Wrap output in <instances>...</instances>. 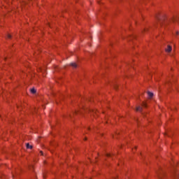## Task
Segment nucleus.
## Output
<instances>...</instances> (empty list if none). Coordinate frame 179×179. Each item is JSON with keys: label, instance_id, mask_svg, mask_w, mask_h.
<instances>
[{"label": "nucleus", "instance_id": "nucleus-7", "mask_svg": "<svg viewBox=\"0 0 179 179\" xmlns=\"http://www.w3.org/2000/svg\"><path fill=\"white\" fill-rule=\"evenodd\" d=\"M136 110V111H142V107L138 106Z\"/></svg>", "mask_w": 179, "mask_h": 179}, {"label": "nucleus", "instance_id": "nucleus-11", "mask_svg": "<svg viewBox=\"0 0 179 179\" xmlns=\"http://www.w3.org/2000/svg\"><path fill=\"white\" fill-rule=\"evenodd\" d=\"M41 155H43V151H41Z\"/></svg>", "mask_w": 179, "mask_h": 179}, {"label": "nucleus", "instance_id": "nucleus-9", "mask_svg": "<svg viewBox=\"0 0 179 179\" xmlns=\"http://www.w3.org/2000/svg\"><path fill=\"white\" fill-rule=\"evenodd\" d=\"M10 37H12V36H10V34H8V38H10Z\"/></svg>", "mask_w": 179, "mask_h": 179}, {"label": "nucleus", "instance_id": "nucleus-3", "mask_svg": "<svg viewBox=\"0 0 179 179\" xmlns=\"http://www.w3.org/2000/svg\"><path fill=\"white\" fill-rule=\"evenodd\" d=\"M30 92L32 94H36V93L37 92V90H36V89L34 88H31Z\"/></svg>", "mask_w": 179, "mask_h": 179}, {"label": "nucleus", "instance_id": "nucleus-1", "mask_svg": "<svg viewBox=\"0 0 179 179\" xmlns=\"http://www.w3.org/2000/svg\"><path fill=\"white\" fill-rule=\"evenodd\" d=\"M157 23H159V24H160L162 26V24H163V22L164 20V17H157Z\"/></svg>", "mask_w": 179, "mask_h": 179}, {"label": "nucleus", "instance_id": "nucleus-8", "mask_svg": "<svg viewBox=\"0 0 179 179\" xmlns=\"http://www.w3.org/2000/svg\"><path fill=\"white\" fill-rule=\"evenodd\" d=\"M143 106L146 107V103L145 102L143 103Z\"/></svg>", "mask_w": 179, "mask_h": 179}, {"label": "nucleus", "instance_id": "nucleus-6", "mask_svg": "<svg viewBox=\"0 0 179 179\" xmlns=\"http://www.w3.org/2000/svg\"><path fill=\"white\" fill-rule=\"evenodd\" d=\"M148 94L150 98L153 97V92H148Z\"/></svg>", "mask_w": 179, "mask_h": 179}, {"label": "nucleus", "instance_id": "nucleus-2", "mask_svg": "<svg viewBox=\"0 0 179 179\" xmlns=\"http://www.w3.org/2000/svg\"><path fill=\"white\" fill-rule=\"evenodd\" d=\"M172 50H173V48L170 45H168L167 47L165 48V51L168 53L172 51Z\"/></svg>", "mask_w": 179, "mask_h": 179}, {"label": "nucleus", "instance_id": "nucleus-5", "mask_svg": "<svg viewBox=\"0 0 179 179\" xmlns=\"http://www.w3.org/2000/svg\"><path fill=\"white\" fill-rule=\"evenodd\" d=\"M70 65L71 66H73V68H77L78 66V64H76V63H71Z\"/></svg>", "mask_w": 179, "mask_h": 179}, {"label": "nucleus", "instance_id": "nucleus-4", "mask_svg": "<svg viewBox=\"0 0 179 179\" xmlns=\"http://www.w3.org/2000/svg\"><path fill=\"white\" fill-rule=\"evenodd\" d=\"M27 149H33V145H30V144L27 143L26 144Z\"/></svg>", "mask_w": 179, "mask_h": 179}, {"label": "nucleus", "instance_id": "nucleus-12", "mask_svg": "<svg viewBox=\"0 0 179 179\" xmlns=\"http://www.w3.org/2000/svg\"><path fill=\"white\" fill-rule=\"evenodd\" d=\"M41 71L43 72V69H41Z\"/></svg>", "mask_w": 179, "mask_h": 179}, {"label": "nucleus", "instance_id": "nucleus-10", "mask_svg": "<svg viewBox=\"0 0 179 179\" xmlns=\"http://www.w3.org/2000/svg\"><path fill=\"white\" fill-rule=\"evenodd\" d=\"M106 156L108 157H110V154H106Z\"/></svg>", "mask_w": 179, "mask_h": 179}]
</instances>
